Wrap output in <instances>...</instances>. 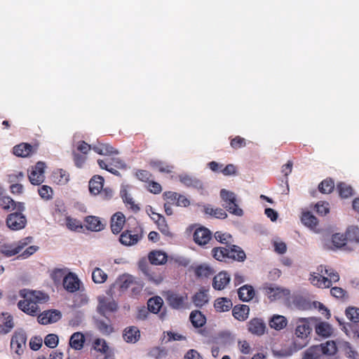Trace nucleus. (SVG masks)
I'll return each instance as SVG.
<instances>
[{
	"mask_svg": "<svg viewBox=\"0 0 359 359\" xmlns=\"http://www.w3.org/2000/svg\"><path fill=\"white\" fill-rule=\"evenodd\" d=\"M20 296L23 300L18 303V308L32 316H36L41 311L39 305L47 302L49 299V296L44 292L26 289L20 291Z\"/></svg>",
	"mask_w": 359,
	"mask_h": 359,
	"instance_id": "nucleus-1",
	"label": "nucleus"
},
{
	"mask_svg": "<svg viewBox=\"0 0 359 359\" xmlns=\"http://www.w3.org/2000/svg\"><path fill=\"white\" fill-rule=\"evenodd\" d=\"M339 280V273L324 265L318 266L316 271L311 272L309 278V282L318 288H329Z\"/></svg>",
	"mask_w": 359,
	"mask_h": 359,
	"instance_id": "nucleus-2",
	"label": "nucleus"
},
{
	"mask_svg": "<svg viewBox=\"0 0 359 359\" xmlns=\"http://www.w3.org/2000/svg\"><path fill=\"white\" fill-rule=\"evenodd\" d=\"M313 318H297L293 320L292 323L294 325L295 336L304 341L302 344L297 345L294 343L296 350L304 348L307 344V338L312 332Z\"/></svg>",
	"mask_w": 359,
	"mask_h": 359,
	"instance_id": "nucleus-3",
	"label": "nucleus"
},
{
	"mask_svg": "<svg viewBox=\"0 0 359 359\" xmlns=\"http://www.w3.org/2000/svg\"><path fill=\"white\" fill-rule=\"evenodd\" d=\"M353 233H355L354 238L346 237V232L344 233H335L332 235L330 241H327L325 245L327 249L335 250L337 249H343L344 250H351V247H349L348 242H355L358 236V231L353 229Z\"/></svg>",
	"mask_w": 359,
	"mask_h": 359,
	"instance_id": "nucleus-4",
	"label": "nucleus"
},
{
	"mask_svg": "<svg viewBox=\"0 0 359 359\" xmlns=\"http://www.w3.org/2000/svg\"><path fill=\"white\" fill-rule=\"evenodd\" d=\"M32 241V237H27L16 243L2 245L0 247V252L7 257L14 256L21 252Z\"/></svg>",
	"mask_w": 359,
	"mask_h": 359,
	"instance_id": "nucleus-5",
	"label": "nucleus"
},
{
	"mask_svg": "<svg viewBox=\"0 0 359 359\" xmlns=\"http://www.w3.org/2000/svg\"><path fill=\"white\" fill-rule=\"evenodd\" d=\"M220 196L226 203V208L229 212L236 216L243 215V211L237 205L236 195L233 192L222 189L220 191Z\"/></svg>",
	"mask_w": 359,
	"mask_h": 359,
	"instance_id": "nucleus-6",
	"label": "nucleus"
},
{
	"mask_svg": "<svg viewBox=\"0 0 359 359\" xmlns=\"http://www.w3.org/2000/svg\"><path fill=\"white\" fill-rule=\"evenodd\" d=\"M97 311L104 317L107 312H114L118 309L117 303L110 297L100 295L97 297Z\"/></svg>",
	"mask_w": 359,
	"mask_h": 359,
	"instance_id": "nucleus-7",
	"label": "nucleus"
},
{
	"mask_svg": "<svg viewBox=\"0 0 359 359\" xmlns=\"http://www.w3.org/2000/svg\"><path fill=\"white\" fill-rule=\"evenodd\" d=\"M165 298L168 304L173 309H181L184 307L187 300V294H180L173 291H168L165 294Z\"/></svg>",
	"mask_w": 359,
	"mask_h": 359,
	"instance_id": "nucleus-8",
	"label": "nucleus"
},
{
	"mask_svg": "<svg viewBox=\"0 0 359 359\" xmlns=\"http://www.w3.org/2000/svg\"><path fill=\"white\" fill-rule=\"evenodd\" d=\"M265 295L271 301H276L290 294V291L273 284H267L263 287Z\"/></svg>",
	"mask_w": 359,
	"mask_h": 359,
	"instance_id": "nucleus-9",
	"label": "nucleus"
},
{
	"mask_svg": "<svg viewBox=\"0 0 359 359\" xmlns=\"http://www.w3.org/2000/svg\"><path fill=\"white\" fill-rule=\"evenodd\" d=\"M39 144L34 143L31 144L26 142H22L15 145L13 149V154L19 157L27 158L30 157L37 152Z\"/></svg>",
	"mask_w": 359,
	"mask_h": 359,
	"instance_id": "nucleus-10",
	"label": "nucleus"
},
{
	"mask_svg": "<svg viewBox=\"0 0 359 359\" xmlns=\"http://www.w3.org/2000/svg\"><path fill=\"white\" fill-rule=\"evenodd\" d=\"M46 164L43 162L39 161L36 163L35 166L32 168L30 173L28 175L29 182L34 185H39L43 182L44 169Z\"/></svg>",
	"mask_w": 359,
	"mask_h": 359,
	"instance_id": "nucleus-11",
	"label": "nucleus"
},
{
	"mask_svg": "<svg viewBox=\"0 0 359 359\" xmlns=\"http://www.w3.org/2000/svg\"><path fill=\"white\" fill-rule=\"evenodd\" d=\"M27 336L22 332H17L13 336L11 341V348L18 355H21L26 346Z\"/></svg>",
	"mask_w": 359,
	"mask_h": 359,
	"instance_id": "nucleus-12",
	"label": "nucleus"
},
{
	"mask_svg": "<svg viewBox=\"0 0 359 359\" xmlns=\"http://www.w3.org/2000/svg\"><path fill=\"white\" fill-rule=\"evenodd\" d=\"M81 280L78 276L72 273L69 272L63 279L62 285L64 288L70 293H74L80 290Z\"/></svg>",
	"mask_w": 359,
	"mask_h": 359,
	"instance_id": "nucleus-13",
	"label": "nucleus"
},
{
	"mask_svg": "<svg viewBox=\"0 0 359 359\" xmlns=\"http://www.w3.org/2000/svg\"><path fill=\"white\" fill-rule=\"evenodd\" d=\"M0 207L6 211L14 209L18 211L25 210V205L23 203H16L10 196H3V190H0Z\"/></svg>",
	"mask_w": 359,
	"mask_h": 359,
	"instance_id": "nucleus-14",
	"label": "nucleus"
},
{
	"mask_svg": "<svg viewBox=\"0 0 359 359\" xmlns=\"http://www.w3.org/2000/svg\"><path fill=\"white\" fill-rule=\"evenodd\" d=\"M193 237L196 244L203 246L212 239V232L204 226H201L195 230Z\"/></svg>",
	"mask_w": 359,
	"mask_h": 359,
	"instance_id": "nucleus-15",
	"label": "nucleus"
},
{
	"mask_svg": "<svg viewBox=\"0 0 359 359\" xmlns=\"http://www.w3.org/2000/svg\"><path fill=\"white\" fill-rule=\"evenodd\" d=\"M248 330L250 333L256 336L263 335L266 329L264 321L258 318L251 319L247 324Z\"/></svg>",
	"mask_w": 359,
	"mask_h": 359,
	"instance_id": "nucleus-16",
	"label": "nucleus"
},
{
	"mask_svg": "<svg viewBox=\"0 0 359 359\" xmlns=\"http://www.w3.org/2000/svg\"><path fill=\"white\" fill-rule=\"evenodd\" d=\"M62 317L60 311L53 309L45 311L38 316V322L41 325H48L58 321Z\"/></svg>",
	"mask_w": 359,
	"mask_h": 359,
	"instance_id": "nucleus-17",
	"label": "nucleus"
},
{
	"mask_svg": "<svg viewBox=\"0 0 359 359\" xmlns=\"http://www.w3.org/2000/svg\"><path fill=\"white\" fill-rule=\"evenodd\" d=\"M201 211L209 217L224 219L227 217L226 212L223 209L219 208H213L210 205H202Z\"/></svg>",
	"mask_w": 359,
	"mask_h": 359,
	"instance_id": "nucleus-18",
	"label": "nucleus"
},
{
	"mask_svg": "<svg viewBox=\"0 0 359 359\" xmlns=\"http://www.w3.org/2000/svg\"><path fill=\"white\" fill-rule=\"evenodd\" d=\"M123 338L127 343L135 344L140 340V332L135 326H130L123 330Z\"/></svg>",
	"mask_w": 359,
	"mask_h": 359,
	"instance_id": "nucleus-19",
	"label": "nucleus"
},
{
	"mask_svg": "<svg viewBox=\"0 0 359 359\" xmlns=\"http://www.w3.org/2000/svg\"><path fill=\"white\" fill-rule=\"evenodd\" d=\"M92 149L100 155L111 156L118 154V151L107 143H100L93 146Z\"/></svg>",
	"mask_w": 359,
	"mask_h": 359,
	"instance_id": "nucleus-20",
	"label": "nucleus"
},
{
	"mask_svg": "<svg viewBox=\"0 0 359 359\" xmlns=\"http://www.w3.org/2000/svg\"><path fill=\"white\" fill-rule=\"evenodd\" d=\"M230 276L224 271L216 275L213 278L212 286L215 290H222L230 281Z\"/></svg>",
	"mask_w": 359,
	"mask_h": 359,
	"instance_id": "nucleus-21",
	"label": "nucleus"
},
{
	"mask_svg": "<svg viewBox=\"0 0 359 359\" xmlns=\"http://www.w3.org/2000/svg\"><path fill=\"white\" fill-rule=\"evenodd\" d=\"M140 237L138 233H133L131 231L127 230L121 234L119 241L123 245L130 246L136 244Z\"/></svg>",
	"mask_w": 359,
	"mask_h": 359,
	"instance_id": "nucleus-22",
	"label": "nucleus"
},
{
	"mask_svg": "<svg viewBox=\"0 0 359 359\" xmlns=\"http://www.w3.org/2000/svg\"><path fill=\"white\" fill-rule=\"evenodd\" d=\"M148 257L150 263L154 265L164 264L168 259L166 253L161 250H154L151 252Z\"/></svg>",
	"mask_w": 359,
	"mask_h": 359,
	"instance_id": "nucleus-23",
	"label": "nucleus"
},
{
	"mask_svg": "<svg viewBox=\"0 0 359 359\" xmlns=\"http://www.w3.org/2000/svg\"><path fill=\"white\" fill-rule=\"evenodd\" d=\"M85 336L81 332H76L72 334L69 339V346L76 351H80L83 348Z\"/></svg>",
	"mask_w": 359,
	"mask_h": 359,
	"instance_id": "nucleus-24",
	"label": "nucleus"
},
{
	"mask_svg": "<svg viewBox=\"0 0 359 359\" xmlns=\"http://www.w3.org/2000/svg\"><path fill=\"white\" fill-rule=\"evenodd\" d=\"M104 185V178L100 175H95L89 181L90 192L94 195L100 193Z\"/></svg>",
	"mask_w": 359,
	"mask_h": 359,
	"instance_id": "nucleus-25",
	"label": "nucleus"
},
{
	"mask_svg": "<svg viewBox=\"0 0 359 359\" xmlns=\"http://www.w3.org/2000/svg\"><path fill=\"white\" fill-rule=\"evenodd\" d=\"M250 308L245 304L235 306L232 310L233 317L240 321L245 320L248 318Z\"/></svg>",
	"mask_w": 359,
	"mask_h": 359,
	"instance_id": "nucleus-26",
	"label": "nucleus"
},
{
	"mask_svg": "<svg viewBox=\"0 0 359 359\" xmlns=\"http://www.w3.org/2000/svg\"><path fill=\"white\" fill-rule=\"evenodd\" d=\"M134 281L135 278L133 276L123 274L116 279L114 285H117L122 291H125L134 283Z\"/></svg>",
	"mask_w": 359,
	"mask_h": 359,
	"instance_id": "nucleus-27",
	"label": "nucleus"
},
{
	"mask_svg": "<svg viewBox=\"0 0 359 359\" xmlns=\"http://www.w3.org/2000/svg\"><path fill=\"white\" fill-rule=\"evenodd\" d=\"M287 325V318L281 315H273L269 320V326L276 330H281L284 329Z\"/></svg>",
	"mask_w": 359,
	"mask_h": 359,
	"instance_id": "nucleus-28",
	"label": "nucleus"
},
{
	"mask_svg": "<svg viewBox=\"0 0 359 359\" xmlns=\"http://www.w3.org/2000/svg\"><path fill=\"white\" fill-rule=\"evenodd\" d=\"M180 180L182 183L188 187H193L198 190L203 189V182L196 177H193L189 175H184L180 177Z\"/></svg>",
	"mask_w": 359,
	"mask_h": 359,
	"instance_id": "nucleus-29",
	"label": "nucleus"
},
{
	"mask_svg": "<svg viewBox=\"0 0 359 359\" xmlns=\"http://www.w3.org/2000/svg\"><path fill=\"white\" fill-rule=\"evenodd\" d=\"M23 211H18L11 213L6 218V224H26V217L22 214Z\"/></svg>",
	"mask_w": 359,
	"mask_h": 359,
	"instance_id": "nucleus-30",
	"label": "nucleus"
},
{
	"mask_svg": "<svg viewBox=\"0 0 359 359\" xmlns=\"http://www.w3.org/2000/svg\"><path fill=\"white\" fill-rule=\"evenodd\" d=\"M238 294L243 302H249L254 297L255 290L252 286L245 285L238 289Z\"/></svg>",
	"mask_w": 359,
	"mask_h": 359,
	"instance_id": "nucleus-31",
	"label": "nucleus"
},
{
	"mask_svg": "<svg viewBox=\"0 0 359 359\" xmlns=\"http://www.w3.org/2000/svg\"><path fill=\"white\" fill-rule=\"evenodd\" d=\"M316 332L324 338L330 337L333 333L332 327L326 322H321L316 325Z\"/></svg>",
	"mask_w": 359,
	"mask_h": 359,
	"instance_id": "nucleus-32",
	"label": "nucleus"
},
{
	"mask_svg": "<svg viewBox=\"0 0 359 359\" xmlns=\"http://www.w3.org/2000/svg\"><path fill=\"white\" fill-rule=\"evenodd\" d=\"M322 354L325 355H334L337 351V347L335 341L332 340L327 341L318 345Z\"/></svg>",
	"mask_w": 359,
	"mask_h": 359,
	"instance_id": "nucleus-33",
	"label": "nucleus"
},
{
	"mask_svg": "<svg viewBox=\"0 0 359 359\" xmlns=\"http://www.w3.org/2000/svg\"><path fill=\"white\" fill-rule=\"evenodd\" d=\"M229 258L238 262H243L246 258V255L241 248L232 245L229 246Z\"/></svg>",
	"mask_w": 359,
	"mask_h": 359,
	"instance_id": "nucleus-34",
	"label": "nucleus"
},
{
	"mask_svg": "<svg viewBox=\"0 0 359 359\" xmlns=\"http://www.w3.org/2000/svg\"><path fill=\"white\" fill-rule=\"evenodd\" d=\"M68 229L76 233H88L89 231L98 232L103 229V226H67Z\"/></svg>",
	"mask_w": 359,
	"mask_h": 359,
	"instance_id": "nucleus-35",
	"label": "nucleus"
},
{
	"mask_svg": "<svg viewBox=\"0 0 359 359\" xmlns=\"http://www.w3.org/2000/svg\"><path fill=\"white\" fill-rule=\"evenodd\" d=\"M190 320L195 327L203 326L206 322L205 316L199 311H194L189 316Z\"/></svg>",
	"mask_w": 359,
	"mask_h": 359,
	"instance_id": "nucleus-36",
	"label": "nucleus"
},
{
	"mask_svg": "<svg viewBox=\"0 0 359 359\" xmlns=\"http://www.w3.org/2000/svg\"><path fill=\"white\" fill-rule=\"evenodd\" d=\"M214 306L217 311L225 312L229 311L232 307V302L226 297H221L215 300Z\"/></svg>",
	"mask_w": 359,
	"mask_h": 359,
	"instance_id": "nucleus-37",
	"label": "nucleus"
},
{
	"mask_svg": "<svg viewBox=\"0 0 359 359\" xmlns=\"http://www.w3.org/2000/svg\"><path fill=\"white\" fill-rule=\"evenodd\" d=\"M95 325L98 330L103 334L108 335L113 332L112 325L108 318L106 320L96 319Z\"/></svg>",
	"mask_w": 359,
	"mask_h": 359,
	"instance_id": "nucleus-38",
	"label": "nucleus"
},
{
	"mask_svg": "<svg viewBox=\"0 0 359 359\" xmlns=\"http://www.w3.org/2000/svg\"><path fill=\"white\" fill-rule=\"evenodd\" d=\"M121 196L128 208L132 210L133 212H137L140 210L138 205L135 204L133 197L126 189L121 191Z\"/></svg>",
	"mask_w": 359,
	"mask_h": 359,
	"instance_id": "nucleus-39",
	"label": "nucleus"
},
{
	"mask_svg": "<svg viewBox=\"0 0 359 359\" xmlns=\"http://www.w3.org/2000/svg\"><path fill=\"white\" fill-rule=\"evenodd\" d=\"M194 305L197 307H202L208 302V294L207 290H200L196 293L192 298Z\"/></svg>",
	"mask_w": 359,
	"mask_h": 359,
	"instance_id": "nucleus-40",
	"label": "nucleus"
},
{
	"mask_svg": "<svg viewBox=\"0 0 359 359\" xmlns=\"http://www.w3.org/2000/svg\"><path fill=\"white\" fill-rule=\"evenodd\" d=\"M163 301L160 297H151L148 300L147 308L148 310L154 313H157L162 307Z\"/></svg>",
	"mask_w": 359,
	"mask_h": 359,
	"instance_id": "nucleus-41",
	"label": "nucleus"
},
{
	"mask_svg": "<svg viewBox=\"0 0 359 359\" xmlns=\"http://www.w3.org/2000/svg\"><path fill=\"white\" fill-rule=\"evenodd\" d=\"M66 273V268H55L50 271V276L55 284L57 285L60 284L62 280H63L64 277L67 275Z\"/></svg>",
	"mask_w": 359,
	"mask_h": 359,
	"instance_id": "nucleus-42",
	"label": "nucleus"
},
{
	"mask_svg": "<svg viewBox=\"0 0 359 359\" xmlns=\"http://www.w3.org/2000/svg\"><path fill=\"white\" fill-rule=\"evenodd\" d=\"M212 256L218 261H226L229 258V248H215L212 250Z\"/></svg>",
	"mask_w": 359,
	"mask_h": 359,
	"instance_id": "nucleus-43",
	"label": "nucleus"
},
{
	"mask_svg": "<svg viewBox=\"0 0 359 359\" xmlns=\"http://www.w3.org/2000/svg\"><path fill=\"white\" fill-rule=\"evenodd\" d=\"M107 274L100 268H95L92 272V279L96 284L104 283L107 279Z\"/></svg>",
	"mask_w": 359,
	"mask_h": 359,
	"instance_id": "nucleus-44",
	"label": "nucleus"
},
{
	"mask_svg": "<svg viewBox=\"0 0 359 359\" xmlns=\"http://www.w3.org/2000/svg\"><path fill=\"white\" fill-rule=\"evenodd\" d=\"M93 348L97 352L102 354L107 353L109 351V346L105 339L101 338H97L93 343Z\"/></svg>",
	"mask_w": 359,
	"mask_h": 359,
	"instance_id": "nucleus-45",
	"label": "nucleus"
},
{
	"mask_svg": "<svg viewBox=\"0 0 359 359\" xmlns=\"http://www.w3.org/2000/svg\"><path fill=\"white\" fill-rule=\"evenodd\" d=\"M334 188V182L331 178L323 180L318 185V189L322 194H330Z\"/></svg>",
	"mask_w": 359,
	"mask_h": 359,
	"instance_id": "nucleus-46",
	"label": "nucleus"
},
{
	"mask_svg": "<svg viewBox=\"0 0 359 359\" xmlns=\"http://www.w3.org/2000/svg\"><path fill=\"white\" fill-rule=\"evenodd\" d=\"M339 194L341 198H347L353 194V188L344 182H340L337 184Z\"/></svg>",
	"mask_w": 359,
	"mask_h": 359,
	"instance_id": "nucleus-47",
	"label": "nucleus"
},
{
	"mask_svg": "<svg viewBox=\"0 0 359 359\" xmlns=\"http://www.w3.org/2000/svg\"><path fill=\"white\" fill-rule=\"evenodd\" d=\"M346 317L353 323H359V309L350 306L346 309Z\"/></svg>",
	"mask_w": 359,
	"mask_h": 359,
	"instance_id": "nucleus-48",
	"label": "nucleus"
},
{
	"mask_svg": "<svg viewBox=\"0 0 359 359\" xmlns=\"http://www.w3.org/2000/svg\"><path fill=\"white\" fill-rule=\"evenodd\" d=\"M321 354L322 353L318 345L313 346L306 351L304 359H320Z\"/></svg>",
	"mask_w": 359,
	"mask_h": 359,
	"instance_id": "nucleus-49",
	"label": "nucleus"
},
{
	"mask_svg": "<svg viewBox=\"0 0 359 359\" xmlns=\"http://www.w3.org/2000/svg\"><path fill=\"white\" fill-rule=\"evenodd\" d=\"M303 224H318V219L309 211L304 212L301 217Z\"/></svg>",
	"mask_w": 359,
	"mask_h": 359,
	"instance_id": "nucleus-50",
	"label": "nucleus"
},
{
	"mask_svg": "<svg viewBox=\"0 0 359 359\" xmlns=\"http://www.w3.org/2000/svg\"><path fill=\"white\" fill-rule=\"evenodd\" d=\"M230 145L233 149H238L246 146V140L241 136H236L230 140Z\"/></svg>",
	"mask_w": 359,
	"mask_h": 359,
	"instance_id": "nucleus-51",
	"label": "nucleus"
},
{
	"mask_svg": "<svg viewBox=\"0 0 359 359\" xmlns=\"http://www.w3.org/2000/svg\"><path fill=\"white\" fill-rule=\"evenodd\" d=\"M58 337L55 334H48L44 339V344L46 346L54 348L58 344Z\"/></svg>",
	"mask_w": 359,
	"mask_h": 359,
	"instance_id": "nucleus-52",
	"label": "nucleus"
},
{
	"mask_svg": "<svg viewBox=\"0 0 359 359\" xmlns=\"http://www.w3.org/2000/svg\"><path fill=\"white\" fill-rule=\"evenodd\" d=\"M153 166L157 168L159 172L164 173H171L174 169L172 165L166 164L161 161L154 162Z\"/></svg>",
	"mask_w": 359,
	"mask_h": 359,
	"instance_id": "nucleus-53",
	"label": "nucleus"
},
{
	"mask_svg": "<svg viewBox=\"0 0 359 359\" xmlns=\"http://www.w3.org/2000/svg\"><path fill=\"white\" fill-rule=\"evenodd\" d=\"M316 212L321 216L326 215L330 212V204L327 202L320 201L316 203Z\"/></svg>",
	"mask_w": 359,
	"mask_h": 359,
	"instance_id": "nucleus-54",
	"label": "nucleus"
},
{
	"mask_svg": "<svg viewBox=\"0 0 359 359\" xmlns=\"http://www.w3.org/2000/svg\"><path fill=\"white\" fill-rule=\"evenodd\" d=\"M72 155L76 166L78 168H82L87 159L86 155L83 154H79L75 151L72 152Z\"/></svg>",
	"mask_w": 359,
	"mask_h": 359,
	"instance_id": "nucleus-55",
	"label": "nucleus"
},
{
	"mask_svg": "<svg viewBox=\"0 0 359 359\" xmlns=\"http://www.w3.org/2000/svg\"><path fill=\"white\" fill-rule=\"evenodd\" d=\"M38 192L39 196L45 200L52 198L53 189L49 186L43 185L39 189Z\"/></svg>",
	"mask_w": 359,
	"mask_h": 359,
	"instance_id": "nucleus-56",
	"label": "nucleus"
},
{
	"mask_svg": "<svg viewBox=\"0 0 359 359\" xmlns=\"http://www.w3.org/2000/svg\"><path fill=\"white\" fill-rule=\"evenodd\" d=\"M163 198L165 202L169 203L170 205H175L177 202V193L175 191H165L163 194Z\"/></svg>",
	"mask_w": 359,
	"mask_h": 359,
	"instance_id": "nucleus-57",
	"label": "nucleus"
},
{
	"mask_svg": "<svg viewBox=\"0 0 359 359\" xmlns=\"http://www.w3.org/2000/svg\"><path fill=\"white\" fill-rule=\"evenodd\" d=\"M169 259L170 262H174L182 266H187L190 263V260L188 258L178 255H170Z\"/></svg>",
	"mask_w": 359,
	"mask_h": 359,
	"instance_id": "nucleus-58",
	"label": "nucleus"
},
{
	"mask_svg": "<svg viewBox=\"0 0 359 359\" xmlns=\"http://www.w3.org/2000/svg\"><path fill=\"white\" fill-rule=\"evenodd\" d=\"M215 238L222 243L229 244L231 242V236L229 233H222V231H216Z\"/></svg>",
	"mask_w": 359,
	"mask_h": 359,
	"instance_id": "nucleus-59",
	"label": "nucleus"
},
{
	"mask_svg": "<svg viewBox=\"0 0 359 359\" xmlns=\"http://www.w3.org/2000/svg\"><path fill=\"white\" fill-rule=\"evenodd\" d=\"M39 250V247L36 245L29 246L24 250L20 255L18 256V259H27L33 254H34Z\"/></svg>",
	"mask_w": 359,
	"mask_h": 359,
	"instance_id": "nucleus-60",
	"label": "nucleus"
},
{
	"mask_svg": "<svg viewBox=\"0 0 359 359\" xmlns=\"http://www.w3.org/2000/svg\"><path fill=\"white\" fill-rule=\"evenodd\" d=\"M135 175L138 180L144 182H149L152 177L151 172L145 170H138L136 172Z\"/></svg>",
	"mask_w": 359,
	"mask_h": 359,
	"instance_id": "nucleus-61",
	"label": "nucleus"
},
{
	"mask_svg": "<svg viewBox=\"0 0 359 359\" xmlns=\"http://www.w3.org/2000/svg\"><path fill=\"white\" fill-rule=\"evenodd\" d=\"M212 273L211 269L206 265L198 266L196 269V273L198 276L208 277Z\"/></svg>",
	"mask_w": 359,
	"mask_h": 359,
	"instance_id": "nucleus-62",
	"label": "nucleus"
},
{
	"mask_svg": "<svg viewBox=\"0 0 359 359\" xmlns=\"http://www.w3.org/2000/svg\"><path fill=\"white\" fill-rule=\"evenodd\" d=\"M125 222V215L121 212H117L111 216L110 224H124Z\"/></svg>",
	"mask_w": 359,
	"mask_h": 359,
	"instance_id": "nucleus-63",
	"label": "nucleus"
},
{
	"mask_svg": "<svg viewBox=\"0 0 359 359\" xmlns=\"http://www.w3.org/2000/svg\"><path fill=\"white\" fill-rule=\"evenodd\" d=\"M93 147L88 144L85 141H79L77 143L76 150L81 154H87L88 151L92 149Z\"/></svg>",
	"mask_w": 359,
	"mask_h": 359,
	"instance_id": "nucleus-64",
	"label": "nucleus"
}]
</instances>
